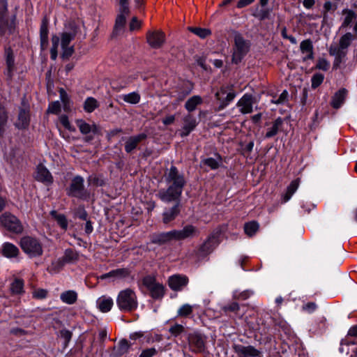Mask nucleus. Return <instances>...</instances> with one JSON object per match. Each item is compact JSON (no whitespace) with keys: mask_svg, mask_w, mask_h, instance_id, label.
<instances>
[{"mask_svg":"<svg viewBox=\"0 0 357 357\" xmlns=\"http://www.w3.org/2000/svg\"><path fill=\"white\" fill-rule=\"evenodd\" d=\"M175 241H182L198 235L197 228L192 225L185 226L182 229H174Z\"/></svg>","mask_w":357,"mask_h":357,"instance_id":"obj_15","label":"nucleus"},{"mask_svg":"<svg viewBox=\"0 0 357 357\" xmlns=\"http://www.w3.org/2000/svg\"><path fill=\"white\" fill-rule=\"evenodd\" d=\"M347 96V91L345 89H341L337 91L333 96L331 105L335 109L340 108L344 103Z\"/></svg>","mask_w":357,"mask_h":357,"instance_id":"obj_28","label":"nucleus"},{"mask_svg":"<svg viewBox=\"0 0 357 357\" xmlns=\"http://www.w3.org/2000/svg\"><path fill=\"white\" fill-rule=\"evenodd\" d=\"M254 98L251 94H244L237 102L236 106L243 114H250L253 111Z\"/></svg>","mask_w":357,"mask_h":357,"instance_id":"obj_16","label":"nucleus"},{"mask_svg":"<svg viewBox=\"0 0 357 357\" xmlns=\"http://www.w3.org/2000/svg\"><path fill=\"white\" fill-rule=\"evenodd\" d=\"M6 70L5 72L8 79H12L13 72L15 71V63L13 51L10 48L6 50Z\"/></svg>","mask_w":357,"mask_h":357,"instance_id":"obj_25","label":"nucleus"},{"mask_svg":"<svg viewBox=\"0 0 357 357\" xmlns=\"http://www.w3.org/2000/svg\"><path fill=\"white\" fill-rule=\"evenodd\" d=\"M253 15L257 17L260 20H265L268 18L269 15V11L265 9H261L259 10H257Z\"/></svg>","mask_w":357,"mask_h":357,"instance_id":"obj_54","label":"nucleus"},{"mask_svg":"<svg viewBox=\"0 0 357 357\" xmlns=\"http://www.w3.org/2000/svg\"><path fill=\"white\" fill-rule=\"evenodd\" d=\"M142 284L149 291L154 299L161 298L165 294L164 286L157 282L154 277L147 275L142 279Z\"/></svg>","mask_w":357,"mask_h":357,"instance_id":"obj_8","label":"nucleus"},{"mask_svg":"<svg viewBox=\"0 0 357 357\" xmlns=\"http://www.w3.org/2000/svg\"><path fill=\"white\" fill-rule=\"evenodd\" d=\"M215 96L220 103L215 110L221 111L234 99L236 93L229 86H223L215 93Z\"/></svg>","mask_w":357,"mask_h":357,"instance_id":"obj_7","label":"nucleus"},{"mask_svg":"<svg viewBox=\"0 0 357 357\" xmlns=\"http://www.w3.org/2000/svg\"><path fill=\"white\" fill-rule=\"evenodd\" d=\"M193 311V306L190 304L185 303L182 305L177 311V316L181 317H186L191 314Z\"/></svg>","mask_w":357,"mask_h":357,"instance_id":"obj_45","label":"nucleus"},{"mask_svg":"<svg viewBox=\"0 0 357 357\" xmlns=\"http://www.w3.org/2000/svg\"><path fill=\"white\" fill-rule=\"evenodd\" d=\"M220 232L213 231L204 243L195 250V259L200 261L209 255L220 243Z\"/></svg>","mask_w":357,"mask_h":357,"instance_id":"obj_3","label":"nucleus"},{"mask_svg":"<svg viewBox=\"0 0 357 357\" xmlns=\"http://www.w3.org/2000/svg\"><path fill=\"white\" fill-rule=\"evenodd\" d=\"M300 50L302 54H305L303 58L304 61L314 58L313 45L310 40H305L301 43Z\"/></svg>","mask_w":357,"mask_h":357,"instance_id":"obj_26","label":"nucleus"},{"mask_svg":"<svg viewBox=\"0 0 357 357\" xmlns=\"http://www.w3.org/2000/svg\"><path fill=\"white\" fill-rule=\"evenodd\" d=\"M77 293L74 290H68L62 292L60 295L61 301L66 304L73 305L77 300Z\"/></svg>","mask_w":357,"mask_h":357,"instance_id":"obj_31","label":"nucleus"},{"mask_svg":"<svg viewBox=\"0 0 357 357\" xmlns=\"http://www.w3.org/2000/svg\"><path fill=\"white\" fill-rule=\"evenodd\" d=\"M249 49V43L241 35H235L232 61L235 63H239L248 52Z\"/></svg>","mask_w":357,"mask_h":357,"instance_id":"obj_6","label":"nucleus"},{"mask_svg":"<svg viewBox=\"0 0 357 357\" xmlns=\"http://www.w3.org/2000/svg\"><path fill=\"white\" fill-rule=\"evenodd\" d=\"M299 185V180L296 179L291 182L287 188L286 192L282 195V202L283 203L287 202L292 197V195L297 190Z\"/></svg>","mask_w":357,"mask_h":357,"instance_id":"obj_33","label":"nucleus"},{"mask_svg":"<svg viewBox=\"0 0 357 357\" xmlns=\"http://www.w3.org/2000/svg\"><path fill=\"white\" fill-rule=\"evenodd\" d=\"M68 195L70 196L81 198L84 195V179L82 177L75 176L69 187Z\"/></svg>","mask_w":357,"mask_h":357,"instance_id":"obj_17","label":"nucleus"},{"mask_svg":"<svg viewBox=\"0 0 357 357\" xmlns=\"http://www.w3.org/2000/svg\"><path fill=\"white\" fill-rule=\"evenodd\" d=\"M179 211H180V210H179L178 204H176L175 206H174L169 210L165 211L162 215H163V218H162L163 222L165 224H167V223L170 222L171 221L174 220L176 218V217L178 215Z\"/></svg>","mask_w":357,"mask_h":357,"instance_id":"obj_34","label":"nucleus"},{"mask_svg":"<svg viewBox=\"0 0 357 357\" xmlns=\"http://www.w3.org/2000/svg\"><path fill=\"white\" fill-rule=\"evenodd\" d=\"M60 122L66 128L68 129V130L70 131H73L75 130L74 128H72L69 121H68V118L67 116L66 115H62L60 119Z\"/></svg>","mask_w":357,"mask_h":357,"instance_id":"obj_58","label":"nucleus"},{"mask_svg":"<svg viewBox=\"0 0 357 357\" xmlns=\"http://www.w3.org/2000/svg\"><path fill=\"white\" fill-rule=\"evenodd\" d=\"M157 351L155 348H149L142 351L139 357H152L155 355Z\"/></svg>","mask_w":357,"mask_h":357,"instance_id":"obj_59","label":"nucleus"},{"mask_svg":"<svg viewBox=\"0 0 357 357\" xmlns=\"http://www.w3.org/2000/svg\"><path fill=\"white\" fill-rule=\"evenodd\" d=\"M60 335L64 340L65 346H66L71 340L72 333L68 330L64 329L60 331Z\"/></svg>","mask_w":357,"mask_h":357,"instance_id":"obj_57","label":"nucleus"},{"mask_svg":"<svg viewBox=\"0 0 357 357\" xmlns=\"http://www.w3.org/2000/svg\"><path fill=\"white\" fill-rule=\"evenodd\" d=\"M36 181L49 185L53 183V177L50 171L43 165L40 164L36 167L35 174Z\"/></svg>","mask_w":357,"mask_h":357,"instance_id":"obj_20","label":"nucleus"},{"mask_svg":"<svg viewBox=\"0 0 357 357\" xmlns=\"http://www.w3.org/2000/svg\"><path fill=\"white\" fill-rule=\"evenodd\" d=\"M141 22L137 20L136 17H132L130 23V29L133 31L135 29H137L140 27Z\"/></svg>","mask_w":357,"mask_h":357,"instance_id":"obj_62","label":"nucleus"},{"mask_svg":"<svg viewBox=\"0 0 357 357\" xmlns=\"http://www.w3.org/2000/svg\"><path fill=\"white\" fill-rule=\"evenodd\" d=\"M116 305L122 312H132L136 310L138 301L135 292L130 288L121 291L116 298Z\"/></svg>","mask_w":357,"mask_h":357,"instance_id":"obj_2","label":"nucleus"},{"mask_svg":"<svg viewBox=\"0 0 357 357\" xmlns=\"http://www.w3.org/2000/svg\"><path fill=\"white\" fill-rule=\"evenodd\" d=\"M52 218L57 222V224L64 230L68 228V222L63 214L58 213L56 211H52L50 212Z\"/></svg>","mask_w":357,"mask_h":357,"instance_id":"obj_39","label":"nucleus"},{"mask_svg":"<svg viewBox=\"0 0 357 357\" xmlns=\"http://www.w3.org/2000/svg\"><path fill=\"white\" fill-rule=\"evenodd\" d=\"M119 9L116 16L114 31L116 33L121 30L126 24V17L130 14L128 0H119Z\"/></svg>","mask_w":357,"mask_h":357,"instance_id":"obj_9","label":"nucleus"},{"mask_svg":"<svg viewBox=\"0 0 357 357\" xmlns=\"http://www.w3.org/2000/svg\"><path fill=\"white\" fill-rule=\"evenodd\" d=\"M202 103V98L199 96H193L189 98L185 104V107L188 112H192L196 107Z\"/></svg>","mask_w":357,"mask_h":357,"instance_id":"obj_37","label":"nucleus"},{"mask_svg":"<svg viewBox=\"0 0 357 357\" xmlns=\"http://www.w3.org/2000/svg\"><path fill=\"white\" fill-rule=\"evenodd\" d=\"M98 107V102L93 97H88L84 102V109L88 113H91Z\"/></svg>","mask_w":357,"mask_h":357,"instance_id":"obj_42","label":"nucleus"},{"mask_svg":"<svg viewBox=\"0 0 357 357\" xmlns=\"http://www.w3.org/2000/svg\"><path fill=\"white\" fill-rule=\"evenodd\" d=\"M218 158V160L213 158H205L202 160V163L209 167L211 169H217L221 162V158L219 156Z\"/></svg>","mask_w":357,"mask_h":357,"instance_id":"obj_47","label":"nucleus"},{"mask_svg":"<svg viewBox=\"0 0 357 357\" xmlns=\"http://www.w3.org/2000/svg\"><path fill=\"white\" fill-rule=\"evenodd\" d=\"M76 215L79 218H80L82 220H86L87 219L88 214H87L86 211L84 210V208H79L77 210Z\"/></svg>","mask_w":357,"mask_h":357,"instance_id":"obj_64","label":"nucleus"},{"mask_svg":"<svg viewBox=\"0 0 357 357\" xmlns=\"http://www.w3.org/2000/svg\"><path fill=\"white\" fill-rule=\"evenodd\" d=\"M113 304L114 302L112 298L107 296L100 297L96 301L98 308L100 312L104 313L110 311Z\"/></svg>","mask_w":357,"mask_h":357,"instance_id":"obj_27","label":"nucleus"},{"mask_svg":"<svg viewBox=\"0 0 357 357\" xmlns=\"http://www.w3.org/2000/svg\"><path fill=\"white\" fill-rule=\"evenodd\" d=\"M63 52H62V57L63 58H69L74 52V48L73 47H69L66 46L64 47H61Z\"/></svg>","mask_w":357,"mask_h":357,"instance_id":"obj_61","label":"nucleus"},{"mask_svg":"<svg viewBox=\"0 0 357 357\" xmlns=\"http://www.w3.org/2000/svg\"><path fill=\"white\" fill-rule=\"evenodd\" d=\"M165 179L169 185L168 188L160 190L158 193V197L165 202L179 199L185 184L183 176L178 172L176 167L172 166L166 174Z\"/></svg>","mask_w":357,"mask_h":357,"instance_id":"obj_1","label":"nucleus"},{"mask_svg":"<svg viewBox=\"0 0 357 357\" xmlns=\"http://www.w3.org/2000/svg\"><path fill=\"white\" fill-rule=\"evenodd\" d=\"M282 119L279 117L273 123L272 126L268 129L265 137L271 138L276 135L279 131L280 128L282 125Z\"/></svg>","mask_w":357,"mask_h":357,"instance_id":"obj_38","label":"nucleus"},{"mask_svg":"<svg viewBox=\"0 0 357 357\" xmlns=\"http://www.w3.org/2000/svg\"><path fill=\"white\" fill-rule=\"evenodd\" d=\"M316 308L317 305L315 303L313 302L307 303V304L303 306V310L307 311L308 312H314L316 310Z\"/></svg>","mask_w":357,"mask_h":357,"instance_id":"obj_63","label":"nucleus"},{"mask_svg":"<svg viewBox=\"0 0 357 357\" xmlns=\"http://www.w3.org/2000/svg\"><path fill=\"white\" fill-rule=\"evenodd\" d=\"M8 3L6 0H0V34H4L7 31L11 33L13 29V21L8 18Z\"/></svg>","mask_w":357,"mask_h":357,"instance_id":"obj_10","label":"nucleus"},{"mask_svg":"<svg viewBox=\"0 0 357 357\" xmlns=\"http://www.w3.org/2000/svg\"><path fill=\"white\" fill-rule=\"evenodd\" d=\"M30 122L29 106L23 104L22 107L20 109L17 120L15 123L17 128L20 129L26 128Z\"/></svg>","mask_w":357,"mask_h":357,"instance_id":"obj_21","label":"nucleus"},{"mask_svg":"<svg viewBox=\"0 0 357 357\" xmlns=\"http://www.w3.org/2000/svg\"><path fill=\"white\" fill-rule=\"evenodd\" d=\"M183 326L178 324H175L172 325L169 329V333L175 337L181 334L183 332Z\"/></svg>","mask_w":357,"mask_h":357,"instance_id":"obj_50","label":"nucleus"},{"mask_svg":"<svg viewBox=\"0 0 357 357\" xmlns=\"http://www.w3.org/2000/svg\"><path fill=\"white\" fill-rule=\"evenodd\" d=\"M259 227V225L257 222L251 221L245 224L244 231L248 236H252L258 231Z\"/></svg>","mask_w":357,"mask_h":357,"instance_id":"obj_43","label":"nucleus"},{"mask_svg":"<svg viewBox=\"0 0 357 357\" xmlns=\"http://www.w3.org/2000/svg\"><path fill=\"white\" fill-rule=\"evenodd\" d=\"M188 278L184 275L176 274L169 278L168 284L174 291H181L188 283Z\"/></svg>","mask_w":357,"mask_h":357,"instance_id":"obj_18","label":"nucleus"},{"mask_svg":"<svg viewBox=\"0 0 357 357\" xmlns=\"http://www.w3.org/2000/svg\"><path fill=\"white\" fill-rule=\"evenodd\" d=\"M287 97H288V92L286 90H284L280 95L278 98H277L276 100H272L271 102L275 104H277V105L283 104L287 100Z\"/></svg>","mask_w":357,"mask_h":357,"instance_id":"obj_55","label":"nucleus"},{"mask_svg":"<svg viewBox=\"0 0 357 357\" xmlns=\"http://www.w3.org/2000/svg\"><path fill=\"white\" fill-rule=\"evenodd\" d=\"M1 224L8 230L19 234L23 230L20 220L13 215L5 213L0 216Z\"/></svg>","mask_w":357,"mask_h":357,"instance_id":"obj_11","label":"nucleus"},{"mask_svg":"<svg viewBox=\"0 0 357 357\" xmlns=\"http://www.w3.org/2000/svg\"><path fill=\"white\" fill-rule=\"evenodd\" d=\"M61 111V105L59 101H55L49 105L47 112L51 114H58Z\"/></svg>","mask_w":357,"mask_h":357,"instance_id":"obj_51","label":"nucleus"},{"mask_svg":"<svg viewBox=\"0 0 357 357\" xmlns=\"http://www.w3.org/2000/svg\"><path fill=\"white\" fill-rule=\"evenodd\" d=\"M22 250L31 257H38L43 254L41 243L36 238L25 236L20 241Z\"/></svg>","mask_w":357,"mask_h":357,"instance_id":"obj_5","label":"nucleus"},{"mask_svg":"<svg viewBox=\"0 0 357 357\" xmlns=\"http://www.w3.org/2000/svg\"><path fill=\"white\" fill-rule=\"evenodd\" d=\"M2 254L8 258L15 257L19 254V249L10 243H5L2 246Z\"/></svg>","mask_w":357,"mask_h":357,"instance_id":"obj_32","label":"nucleus"},{"mask_svg":"<svg viewBox=\"0 0 357 357\" xmlns=\"http://www.w3.org/2000/svg\"><path fill=\"white\" fill-rule=\"evenodd\" d=\"M130 272L128 268H117L115 270H112L109 273L102 274L100 276L101 280H105L109 278H112L114 279H123L129 276Z\"/></svg>","mask_w":357,"mask_h":357,"instance_id":"obj_24","label":"nucleus"},{"mask_svg":"<svg viewBox=\"0 0 357 357\" xmlns=\"http://www.w3.org/2000/svg\"><path fill=\"white\" fill-rule=\"evenodd\" d=\"M47 295V291L44 289H38L33 291V297L37 299H43Z\"/></svg>","mask_w":357,"mask_h":357,"instance_id":"obj_53","label":"nucleus"},{"mask_svg":"<svg viewBox=\"0 0 357 357\" xmlns=\"http://www.w3.org/2000/svg\"><path fill=\"white\" fill-rule=\"evenodd\" d=\"M197 126V121L195 116L192 114H187L183 118V126L180 131V135L182 137L188 136L192 131L195 130Z\"/></svg>","mask_w":357,"mask_h":357,"instance_id":"obj_19","label":"nucleus"},{"mask_svg":"<svg viewBox=\"0 0 357 357\" xmlns=\"http://www.w3.org/2000/svg\"><path fill=\"white\" fill-rule=\"evenodd\" d=\"M119 98L124 102L132 105L139 103L141 100L139 93L135 91L128 94H122Z\"/></svg>","mask_w":357,"mask_h":357,"instance_id":"obj_36","label":"nucleus"},{"mask_svg":"<svg viewBox=\"0 0 357 357\" xmlns=\"http://www.w3.org/2000/svg\"><path fill=\"white\" fill-rule=\"evenodd\" d=\"M8 115L4 107L0 104V136L2 135L7 123Z\"/></svg>","mask_w":357,"mask_h":357,"instance_id":"obj_48","label":"nucleus"},{"mask_svg":"<svg viewBox=\"0 0 357 357\" xmlns=\"http://www.w3.org/2000/svg\"><path fill=\"white\" fill-rule=\"evenodd\" d=\"M342 14L344 15V21L342 24V27L348 26L357 17L356 13L349 9L343 10Z\"/></svg>","mask_w":357,"mask_h":357,"instance_id":"obj_40","label":"nucleus"},{"mask_svg":"<svg viewBox=\"0 0 357 357\" xmlns=\"http://www.w3.org/2000/svg\"><path fill=\"white\" fill-rule=\"evenodd\" d=\"M147 138V135L145 133H139L136 135H132L128 137L125 142V151L128 153H132L136 149L139 144Z\"/></svg>","mask_w":357,"mask_h":357,"instance_id":"obj_22","label":"nucleus"},{"mask_svg":"<svg viewBox=\"0 0 357 357\" xmlns=\"http://www.w3.org/2000/svg\"><path fill=\"white\" fill-rule=\"evenodd\" d=\"M77 34L76 29H74L70 33L64 32L61 35V47L69 46L70 43L73 40Z\"/></svg>","mask_w":357,"mask_h":357,"instance_id":"obj_41","label":"nucleus"},{"mask_svg":"<svg viewBox=\"0 0 357 357\" xmlns=\"http://www.w3.org/2000/svg\"><path fill=\"white\" fill-rule=\"evenodd\" d=\"M146 39L149 45L155 49L162 46L165 41V35L162 31H153L147 33Z\"/></svg>","mask_w":357,"mask_h":357,"instance_id":"obj_14","label":"nucleus"},{"mask_svg":"<svg viewBox=\"0 0 357 357\" xmlns=\"http://www.w3.org/2000/svg\"><path fill=\"white\" fill-rule=\"evenodd\" d=\"M324 79V75L321 73H316L312 77V87L313 89L317 88L323 82Z\"/></svg>","mask_w":357,"mask_h":357,"instance_id":"obj_49","label":"nucleus"},{"mask_svg":"<svg viewBox=\"0 0 357 357\" xmlns=\"http://www.w3.org/2000/svg\"><path fill=\"white\" fill-rule=\"evenodd\" d=\"M75 259H77V254L72 250H67L65 252L64 261L71 262Z\"/></svg>","mask_w":357,"mask_h":357,"instance_id":"obj_56","label":"nucleus"},{"mask_svg":"<svg viewBox=\"0 0 357 357\" xmlns=\"http://www.w3.org/2000/svg\"><path fill=\"white\" fill-rule=\"evenodd\" d=\"M130 348V344L126 339L119 341V344L114 347L112 357H121L127 353Z\"/></svg>","mask_w":357,"mask_h":357,"instance_id":"obj_30","label":"nucleus"},{"mask_svg":"<svg viewBox=\"0 0 357 357\" xmlns=\"http://www.w3.org/2000/svg\"><path fill=\"white\" fill-rule=\"evenodd\" d=\"M222 310L225 312H227V311L237 312L239 310V305L237 303L234 302L231 304H229L228 305L224 306L222 307Z\"/></svg>","mask_w":357,"mask_h":357,"instance_id":"obj_60","label":"nucleus"},{"mask_svg":"<svg viewBox=\"0 0 357 357\" xmlns=\"http://www.w3.org/2000/svg\"><path fill=\"white\" fill-rule=\"evenodd\" d=\"M329 67H330L329 62L324 58L319 59L316 65L317 68H318L319 70H324V71L328 70L329 69Z\"/></svg>","mask_w":357,"mask_h":357,"instance_id":"obj_52","label":"nucleus"},{"mask_svg":"<svg viewBox=\"0 0 357 357\" xmlns=\"http://www.w3.org/2000/svg\"><path fill=\"white\" fill-rule=\"evenodd\" d=\"M10 289L13 294H22L24 291L23 280L20 279H15L11 284Z\"/></svg>","mask_w":357,"mask_h":357,"instance_id":"obj_46","label":"nucleus"},{"mask_svg":"<svg viewBox=\"0 0 357 357\" xmlns=\"http://www.w3.org/2000/svg\"><path fill=\"white\" fill-rule=\"evenodd\" d=\"M76 124L79 128L80 132L83 135H88L91 132L96 134L98 132V128L96 124H89L82 119L76 121Z\"/></svg>","mask_w":357,"mask_h":357,"instance_id":"obj_29","label":"nucleus"},{"mask_svg":"<svg viewBox=\"0 0 357 357\" xmlns=\"http://www.w3.org/2000/svg\"><path fill=\"white\" fill-rule=\"evenodd\" d=\"M40 45L42 49H45L48 45V28L47 23L44 20L40 29Z\"/></svg>","mask_w":357,"mask_h":357,"instance_id":"obj_35","label":"nucleus"},{"mask_svg":"<svg viewBox=\"0 0 357 357\" xmlns=\"http://www.w3.org/2000/svg\"><path fill=\"white\" fill-rule=\"evenodd\" d=\"M233 349L238 357H262L261 351L252 345L234 344Z\"/></svg>","mask_w":357,"mask_h":357,"instance_id":"obj_13","label":"nucleus"},{"mask_svg":"<svg viewBox=\"0 0 357 357\" xmlns=\"http://www.w3.org/2000/svg\"><path fill=\"white\" fill-rule=\"evenodd\" d=\"M206 338L201 334L194 333L188 336L190 349L192 352L201 353L205 349Z\"/></svg>","mask_w":357,"mask_h":357,"instance_id":"obj_12","label":"nucleus"},{"mask_svg":"<svg viewBox=\"0 0 357 357\" xmlns=\"http://www.w3.org/2000/svg\"><path fill=\"white\" fill-rule=\"evenodd\" d=\"M172 241H175L174 229L167 232L153 234L151 237V241L153 244L163 245Z\"/></svg>","mask_w":357,"mask_h":357,"instance_id":"obj_23","label":"nucleus"},{"mask_svg":"<svg viewBox=\"0 0 357 357\" xmlns=\"http://www.w3.org/2000/svg\"><path fill=\"white\" fill-rule=\"evenodd\" d=\"M189 30L202 39L206 38L207 36L211 34V30L205 28L189 27Z\"/></svg>","mask_w":357,"mask_h":357,"instance_id":"obj_44","label":"nucleus"},{"mask_svg":"<svg viewBox=\"0 0 357 357\" xmlns=\"http://www.w3.org/2000/svg\"><path fill=\"white\" fill-rule=\"evenodd\" d=\"M354 36L351 33L344 34L340 39L338 45H331L329 50L331 55L335 56V65L338 66L347 53V49L353 41Z\"/></svg>","mask_w":357,"mask_h":357,"instance_id":"obj_4","label":"nucleus"}]
</instances>
